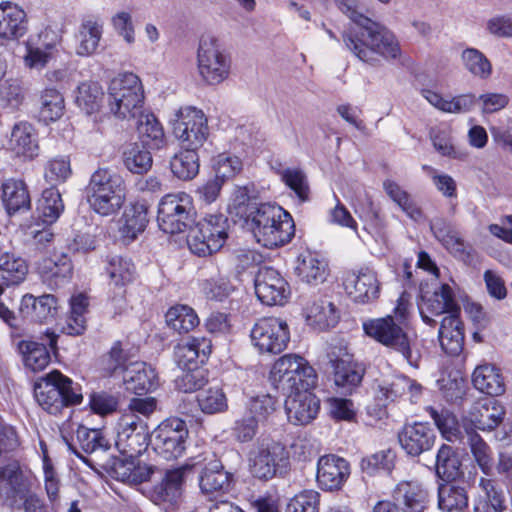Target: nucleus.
Masks as SVG:
<instances>
[{"mask_svg": "<svg viewBox=\"0 0 512 512\" xmlns=\"http://www.w3.org/2000/svg\"><path fill=\"white\" fill-rule=\"evenodd\" d=\"M255 294L263 304L283 305L290 296V288L277 270L262 267L255 277Z\"/></svg>", "mask_w": 512, "mask_h": 512, "instance_id": "nucleus-16", "label": "nucleus"}, {"mask_svg": "<svg viewBox=\"0 0 512 512\" xmlns=\"http://www.w3.org/2000/svg\"><path fill=\"white\" fill-rule=\"evenodd\" d=\"M227 219L223 215H209L190 227L187 244L190 251L206 257L219 251L225 244L228 233Z\"/></svg>", "mask_w": 512, "mask_h": 512, "instance_id": "nucleus-8", "label": "nucleus"}, {"mask_svg": "<svg viewBox=\"0 0 512 512\" xmlns=\"http://www.w3.org/2000/svg\"><path fill=\"white\" fill-rule=\"evenodd\" d=\"M431 231L436 239L454 257L468 261L471 258V246L459 234L442 220H435L430 224Z\"/></svg>", "mask_w": 512, "mask_h": 512, "instance_id": "nucleus-34", "label": "nucleus"}, {"mask_svg": "<svg viewBox=\"0 0 512 512\" xmlns=\"http://www.w3.org/2000/svg\"><path fill=\"white\" fill-rule=\"evenodd\" d=\"M231 63L230 56L217 39L211 36L200 39L197 50V69L205 84L215 86L228 79Z\"/></svg>", "mask_w": 512, "mask_h": 512, "instance_id": "nucleus-7", "label": "nucleus"}, {"mask_svg": "<svg viewBox=\"0 0 512 512\" xmlns=\"http://www.w3.org/2000/svg\"><path fill=\"white\" fill-rule=\"evenodd\" d=\"M65 110L63 95L56 89L47 88L40 96V118L44 122H54L60 119Z\"/></svg>", "mask_w": 512, "mask_h": 512, "instance_id": "nucleus-51", "label": "nucleus"}, {"mask_svg": "<svg viewBox=\"0 0 512 512\" xmlns=\"http://www.w3.org/2000/svg\"><path fill=\"white\" fill-rule=\"evenodd\" d=\"M207 455L203 453L197 457H191L184 465L168 470L162 481L155 486V493L162 501L174 502L182 494L187 472L206 461Z\"/></svg>", "mask_w": 512, "mask_h": 512, "instance_id": "nucleus-21", "label": "nucleus"}, {"mask_svg": "<svg viewBox=\"0 0 512 512\" xmlns=\"http://www.w3.org/2000/svg\"><path fill=\"white\" fill-rule=\"evenodd\" d=\"M57 307V299L52 294L40 297L25 294L21 300L20 313L25 319L42 322L53 318L57 313Z\"/></svg>", "mask_w": 512, "mask_h": 512, "instance_id": "nucleus-32", "label": "nucleus"}, {"mask_svg": "<svg viewBox=\"0 0 512 512\" xmlns=\"http://www.w3.org/2000/svg\"><path fill=\"white\" fill-rule=\"evenodd\" d=\"M474 497V512H504L507 509L503 489L491 478L480 477Z\"/></svg>", "mask_w": 512, "mask_h": 512, "instance_id": "nucleus-27", "label": "nucleus"}, {"mask_svg": "<svg viewBox=\"0 0 512 512\" xmlns=\"http://www.w3.org/2000/svg\"><path fill=\"white\" fill-rule=\"evenodd\" d=\"M350 475V465L344 458L334 454L321 456L317 463L316 480L323 490H338Z\"/></svg>", "mask_w": 512, "mask_h": 512, "instance_id": "nucleus-20", "label": "nucleus"}, {"mask_svg": "<svg viewBox=\"0 0 512 512\" xmlns=\"http://www.w3.org/2000/svg\"><path fill=\"white\" fill-rule=\"evenodd\" d=\"M251 341L261 353H281L290 341L288 324L276 317L261 318L251 330Z\"/></svg>", "mask_w": 512, "mask_h": 512, "instance_id": "nucleus-13", "label": "nucleus"}, {"mask_svg": "<svg viewBox=\"0 0 512 512\" xmlns=\"http://www.w3.org/2000/svg\"><path fill=\"white\" fill-rule=\"evenodd\" d=\"M87 202L100 215L115 213L124 203L122 194H88Z\"/></svg>", "mask_w": 512, "mask_h": 512, "instance_id": "nucleus-62", "label": "nucleus"}, {"mask_svg": "<svg viewBox=\"0 0 512 512\" xmlns=\"http://www.w3.org/2000/svg\"><path fill=\"white\" fill-rule=\"evenodd\" d=\"M199 485L204 493L224 490L229 485V476L223 470L221 462L211 455V458L199 478Z\"/></svg>", "mask_w": 512, "mask_h": 512, "instance_id": "nucleus-43", "label": "nucleus"}, {"mask_svg": "<svg viewBox=\"0 0 512 512\" xmlns=\"http://www.w3.org/2000/svg\"><path fill=\"white\" fill-rule=\"evenodd\" d=\"M28 30L25 11L11 2L0 4V38L17 40Z\"/></svg>", "mask_w": 512, "mask_h": 512, "instance_id": "nucleus-29", "label": "nucleus"}, {"mask_svg": "<svg viewBox=\"0 0 512 512\" xmlns=\"http://www.w3.org/2000/svg\"><path fill=\"white\" fill-rule=\"evenodd\" d=\"M28 271L27 262L18 254L8 251L0 254V296L5 288L24 282Z\"/></svg>", "mask_w": 512, "mask_h": 512, "instance_id": "nucleus-33", "label": "nucleus"}, {"mask_svg": "<svg viewBox=\"0 0 512 512\" xmlns=\"http://www.w3.org/2000/svg\"><path fill=\"white\" fill-rule=\"evenodd\" d=\"M200 290L207 299L223 301L234 291V286L228 278L219 275L203 280Z\"/></svg>", "mask_w": 512, "mask_h": 512, "instance_id": "nucleus-60", "label": "nucleus"}, {"mask_svg": "<svg viewBox=\"0 0 512 512\" xmlns=\"http://www.w3.org/2000/svg\"><path fill=\"white\" fill-rule=\"evenodd\" d=\"M7 149L16 157L32 160L38 156L37 133L32 124L21 121L16 123L7 143Z\"/></svg>", "mask_w": 512, "mask_h": 512, "instance_id": "nucleus-25", "label": "nucleus"}, {"mask_svg": "<svg viewBox=\"0 0 512 512\" xmlns=\"http://www.w3.org/2000/svg\"><path fill=\"white\" fill-rule=\"evenodd\" d=\"M115 445L128 458L140 455L148 445L146 424L137 415H122L117 426Z\"/></svg>", "mask_w": 512, "mask_h": 512, "instance_id": "nucleus-15", "label": "nucleus"}, {"mask_svg": "<svg viewBox=\"0 0 512 512\" xmlns=\"http://www.w3.org/2000/svg\"><path fill=\"white\" fill-rule=\"evenodd\" d=\"M122 378L125 389L137 395L151 392L158 386L154 368L145 362L136 361L126 365Z\"/></svg>", "mask_w": 512, "mask_h": 512, "instance_id": "nucleus-23", "label": "nucleus"}, {"mask_svg": "<svg viewBox=\"0 0 512 512\" xmlns=\"http://www.w3.org/2000/svg\"><path fill=\"white\" fill-rule=\"evenodd\" d=\"M135 457L126 460H120L114 464V472L117 479L127 482L147 481L152 470L145 464L136 463Z\"/></svg>", "mask_w": 512, "mask_h": 512, "instance_id": "nucleus-55", "label": "nucleus"}, {"mask_svg": "<svg viewBox=\"0 0 512 512\" xmlns=\"http://www.w3.org/2000/svg\"><path fill=\"white\" fill-rule=\"evenodd\" d=\"M393 497L403 512H424L430 502L427 487L418 481L399 482L394 489Z\"/></svg>", "mask_w": 512, "mask_h": 512, "instance_id": "nucleus-26", "label": "nucleus"}, {"mask_svg": "<svg viewBox=\"0 0 512 512\" xmlns=\"http://www.w3.org/2000/svg\"><path fill=\"white\" fill-rule=\"evenodd\" d=\"M107 107L118 119H132L142 113L144 91L139 77L123 73L113 78L107 93Z\"/></svg>", "mask_w": 512, "mask_h": 512, "instance_id": "nucleus-5", "label": "nucleus"}, {"mask_svg": "<svg viewBox=\"0 0 512 512\" xmlns=\"http://www.w3.org/2000/svg\"><path fill=\"white\" fill-rule=\"evenodd\" d=\"M439 340L442 349L451 356L459 355L464 346L463 324L459 315L445 316L439 329Z\"/></svg>", "mask_w": 512, "mask_h": 512, "instance_id": "nucleus-36", "label": "nucleus"}, {"mask_svg": "<svg viewBox=\"0 0 512 512\" xmlns=\"http://www.w3.org/2000/svg\"><path fill=\"white\" fill-rule=\"evenodd\" d=\"M173 122V133L182 147L197 150L209 135L207 118L202 110L192 106L180 108Z\"/></svg>", "mask_w": 512, "mask_h": 512, "instance_id": "nucleus-11", "label": "nucleus"}, {"mask_svg": "<svg viewBox=\"0 0 512 512\" xmlns=\"http://www.w3.org/2000/svg\"><path fill=\"white\" fill-rule=\"evenodd\" d=\"M37 270L43 282L54 289L62 286L70 279L72 263L65 254L55 255L42 259L37 265Z\"/></svg>", "mask_w": 512, "mask_h": 512, "instance_id": "nucleus-30", "label": "nucleus"}, {"mask_svg": "<svg viewBox=\"0 0 512 512\" xmlns=\"http://www.w3.org/2000/svg\"><path fill=\"white\" fill-rule=\"evenodd\" d=\"M148 149L138 142L128 143L123 151L126 168L136 174L147 172L152 166V157Z\"/></svg>", "mask_w": 512, "mask_h": 512, "instance_id": "nucleus-48", "label": "nucleus"}, {"mask_svg": "<svg viewBox=\"0 0 512 512\" xmlns=\"http://www.w3.org/2000/svg\"><path fill=\"white\" fill-rule=\"evenodd\" d=\"M469 505L465 487L446 480L438 486V508L442 512H464Z\"/></svg>", "mask_w": 512, "mask_h": 512, "instance_id": "nucleus-37", "label": "nucleus"}, {"mask_svg": "<svg viewBox=\"0 0 512 512\" xmlns=\"http://www.w3.org/2000/svg\"><path fill=\"white\" fill-rule=\"evenodd\" d=\"M313 389L286 393L285 410L288 420L294 425H306L313 421L320 410V400Z\"/></svg>", "mask_w": 512, "mask_h": 512, "instance_id": "nucleus-18", "label": "nucleus"}, {"mask_svg": "<svg viewBox=\"0 0 512 512\" xmlns=\"http://www.w3.org/2000/svg\"><path fill=\"white\" fill-rule=\"evenodd\" d=\"M406 329L407 327L396 322L392 315L363 322V330L368 337L401 354L410 366L418 368L420 353L415 349L414 341L410 338Z\"/></svg>", "mask_w": 512, "mask_h": 512, "instance_id": "nucleus-4", "label": "nucleus"}, {"mask_svg": "<svg viewBox=\"0 0 512 512\" xmlns=\"http://www.w3.org/2000/svg\"><path fill=\"white\" fill-rule=\"evenodd\" d=\"M18 347L23 355L24 365L31 371H41L49 364L50 354L44 343L21 341Z\"/></svg>", "mask_w": 512, "mask_h": 512, "instance_id": "nucleus-49", "label": "nucleus"}, {"mask_svg": "<svg viewBox=\"0 0 512 512\" xmlns=\"http://www.w3.org/2000/svg\"><path fill=\"white\" fill-rule=\"evenodd\" d=\"M277 400L269 394L258 395L249 402L246 412L263 423L276 410Z\"/></svg>", "mask_w": 512, "mask_h": 512, "instance_id": "nucleus-64", "label": "nucleus"}, {"mask_svg": "<svg viewBox=\"0 0 512 512\" xmlns=\"http://www.w3.org/2000/svg\"><path fill=\"white\" fill-rule=\"evenodd\" d=\"M320 494L315 490H304L296 494L287 504L286 512H319Z\"/></svg>", "mask_w": 512, "mask_h": 512, "instance_id": "nucleus-63", "label": "nucleus"}, {"mask_svg": "<svg viewBox=\"0 0 512 512\" xmlns=\"http://www.w3.org/2000/svg\"><path fill=\"white\" fill-rule=\"evenodd\" d=\"M211 341L205 337H193L180 342L174 349L176 363L182 369L197 368L211 353Z\"/></svg>", "mask_w": 512, "mask_h": 512, "instance_id": "nucleus-28", "label": "nucleus"}, {"mask_svg": "<svg viewBox=\"0 0 512 512\" xmlns=\"http://www.w3.org/2000/svg\"><path fill=\"white\" fill-rule=\"evenodd\" d=\"M289 466V455L284 445L269 441L258 443L249 453L248 469L259 480H270L284 474Z\"/></svg>", "mask_w": 512, "mask_h": 512, "instance_id": "nucleus-9", "label": "nucleus"}, {"mask_svg": "<svg viewBox=\"0 0 512 512\" xmlns=\"http://www.w3.org/2000/svg\"><path fill=\"white\" fill-rule=\"evenodd\" d=\"M336 4L355 24L343 34L345 46L355 57L367 64L378 65L400 55V46L393 33L359 13L354 0H336Z\"/></svg>", "mask_w": 512, "mask_h": 512, "instance_id": "nucleus-2", "label": "nucleus"}, {"mask_svg": "<svg viewBox=\"0 0 512 512\" xmlns=\"http://www.w3.org/2000/svg\"><path fill=\"white\" fill-rule=\"evenodd\" d=\"M505 416L504 406L496 399H488L483 403H477L463 418L464 432L492 431L498 427Z\"/></svg>", "mask_w": 512, "mask_h": 512, "instance_id": "nucleus-17", "label": "nucleus"}, {"mask_svg": "<svg viewBox=\"0 0 512 512\" xmlns=\"http://www.w3.org/2000/svg\"><path fill=\"white\" fill-rule=\"evenodd\" d=\"M122 221L123 224L119 229L122 237L129 241L134 240L144 231L148 223L146 203L130 202L124 209Z\"/></svg>", "mask_w": 512, "mask_h": 512, "instance_id": "nucleus-41", "label": "nucleus"}, {"mask_svg": "<svg viewBox=\"0 0 512 512\" xmlns=\"http://www.w3.org/2000/svg\"><path fill=\"white\" fill-rule=\"evenodd\" d=\"M1 478L7 484L6 499L11 505H15L18 501L26 499L30 493V488L34 481L32 471L21 466L17 462L9 463L1 471Z\"/></svg>", "mask_w": 512, "mask_h": 512, "instance_id": "nucleus-22", "label": "nucleus"}, {"mask_svg": "<svg viewBox=\"0 0 512 512\" xmlns=\"http://www.w3.org/2000/svg\"><path fill=\"white\" fill-rule=\"evenodd\" d=\"M194 214L189 194H165L158 205V226L166 234L183 233L191 227Z\"/></svg>", "mask_w": 512, "mask_h": 512, "instance_id": "nucleus-10", "label": "nucleus"}, {"mask_svg": "<svg viewBox=\"0 0 512 512\" xmlns=\"http://www.w3.org/2000/svg\"><path fill=\"white\" fill-rule=\"evenodd\" d=\"M334 383L345 391L351 392L362 381L364 368L361 364L347 359L333 361Z\"/></svg>", "mask_w": 512, "mask_h": 512, "instance_id": "nucleus-42", "label": "nucleus"}, {"mask_svg": "<svg viewBox=\"0 0 512 512\" xmlns=\"http://www.w3.org/2000/svg\"><path fill=\"white\" fill-rule=\"evenodd\" d=\"M167 325L178 333H188L199 325V317L195 310L183 304L172 306L165 315Z\"/></svg>", "mask_w": 512, "mask_h": 512, "instance_id": "nucleus-45", "label": "nucleus"}, {"mask_svg": "<svg viewBox=\"0 0 512 512\" xmlns=\"http://www.w3.org/2000/svg\"><path fill=\"white\" fill-rule=\"evenodd\" d=\"M461 60L465 69L479 79L486 80L492 74L490 60L478 49L466 48L461 54Z\"/></svg>", "mask_w": 512, "mask_h": 512, "instance_id": "nucleus-53", "label": "nucleus"}, {"mask_svg": "<svg viewBox=\"0 0 512 512\" xmlns=\"http://www.w3.org/2000/svg\"><path fill=\"white\" fill-rule=\"evenodd\" d=\"M227 212L234 222H243L256 241L266 248L283 246L295 234L289 212L276 204L261 203L250 194H234L227 205Z\"/></svg>", "mask_w": 512, "mask_h": 512, "instance_id": "nucleus-1", "label": "nucleus"}, {"mask_svg": "<svg viewBox=\"0 0 512 512\" xmlns=\"http://www.w3.org/2000/svg\"><path fill=\"white\" fill-rule=\"evenodd\" d=\"M473 386L490 396H499L505 392V383L500 370L492 364L477 366L472 373Z\"/></svg>", "mask_w": 512, "mask_h": 512, "instance_id": "nucleus-39", "label": "nucleus"}, {"mask_svg": "<svg viewBox=\"0 0 512 512\" xmlns=\"http://www.w3.org/2000/svg\"><path fill=\"white\" fill-rule=\"evenodd\" d=\"M34 396L37 403L51 414L58 413L63 407L80 404L83 399L81 386L57 370L35 385Z\"/></svg>", "mask_w": 512, "mask_h": 512, "instance_id": "nucleus-6", "label": "nucleus"}, {"mask_svg": "<svg viewBox=\"0 0 512 512\" xmlns=\"http://www.w3.org/2000/svg\"><path fill=\"white\" fill-rule=\"evenodd\" d=\"M103 96L102 87L97 82H82L77 87L76 104L90 115L100 109Z\"/></svg>", "mask_w": 512, "mask_h": 512, "instance_id": "nucleus-52", "label": "nucleus"}, {"mask_svg": "<svg viewBox=\"0 0 512 512\" xmlns=\"http://www.w3.org/2000/svg\"><path fill=\"white\" fill-rule=\"evenodd\" d=\"M139 116L137 131L140 144L149 149H161L165 145V135L159 121L152 114Z\"/></svg>", "mask_w": 512, "mask_h": 512, "instance_id": "nucleus-44", "label": "nucleus"}, {"mask_svg": "<svg viewBox=\"0 0 512 512\" xmlns=\"http://www.w3.org/2000/svg\"><path fill=\"white\" fill-rule=\"evenodd\" d=\"M422 320L428 325H434L436 322L431 316L459 315L460 307L457 304L452 288L448 284H442L438 290L432 294L422 296V302L419 305Z\"/></svg>", "mask_w": 512, "mask_h": 512, "instance_id": "nucleus-19", "label": "nucleus"}, {"mask_svg": "<svg viewBox=\"0 0 512 512\" xmlns=\"http://www.w3.org/2000/svg\"><path fill=\"white\" fill-rule=\"evenodd\" d=\"M295 272L302 282L317 286L326 280L328 267L325 260L315 254L306 253L298 257Z\"/></svg>", "mask_w": 512, "mask_h": 512, "instance_id": "nucleus-38", "label": "nucleus"}, {"mask_svg": "<svg viewBox=\"0 0 512 512\" xmlns=\"http://www.w3.org/2000/svg\"><path fill=\"white\" fill-rule=\"evenodd\" d=\"M126 189L121 175L105 168L96 170L90 179L91 192H117Z\"/></svg>", "mask_w": 512, "mask_h": 512, "instance_id": "nucleus-56", "label": "nucleus"}, {"mask_svg": "<svg viewBox=\"0 0 512 512\" xmlns=\"http://www.w3.org/2000/svg\"><path fill=\"white\" fill-rule=\"evenodd\" d=\"M198 405L205 414H216L227 410L228 400L220 387H209L197 395Z\"/></svg>", "mask_w": 512, "mask_h": 512, "instance_id": "nucleus-57", "label": "nucleus"}, {"mask_svg": "<svg viewBox=\"0 0 512 512\" xmlns=\"http://www.w3.org/2000/svg\"><path fill=\"white\" fill-rule=\"evenodd\" d=\"M134 265L130 259L122 256H112L109 258L106 271L116 286H124L133 280Z\"/></svg>", "mask_w": 512, "mask_h": 512, "instance_id": "nucleus-58", "label": "nucleus"}, {"mask_svg": "<svg viewBox=\"0 0 512 512\" xmlns=\"http://www.w3.org/2000/svg\"><path fill=\"white\" fill-rule=\"evenodd\" d=\"M269 381L282 394L314 389L317 386L316 370L301 355L288 353L272 364Z\"/></svg>", "mask_w": 512, "mask_h": 512, "instance_id": "nucleus-3", "label": "nucleus"}, {"mask_svg": "<svg viewBox=\"0 0 512 512\" xmlns=\"http://www.w3.org/2000/svg\"><path fill=\"white\" fill-rule=\"evenodd\" d=\"M461 463L449 445H442L436 455V473L445 480H455L460 475Z\"/></svg>", "mask_w": 512, "mask_h": 512, "instance_id": "nucleus-54", "label": "nucleus"}, {"mask_svg": "<svg viewBox=\"0 0 512 512\" xmlns=\"http://www.w3.org/2000/svg\"><path fill=\"white\" fill-rule=\"evenodd\" d=\"M467 436V445L473 460L485 475H490L493 470V451L484 439L476 432H464Z\"/></svg>", "mask_w": 512, "mask_h": 512, "instance_id": "nucleus-46", "label": "nucleus"}, {"mask_svg": "<svg viewBox=\"0 0 512 512\" xmlns=\"http://www.w3.org/2000/svg\"><path fill=\"white\" fill-rule=\"evenodd\" d=\"M64 211L61 194H41L37 201V212L43 223L51 225Z\"/></svg>", "mask_w": 512, "mask_h": 512, "instance_id": "nucleus-59", "label": "nucleus"}, {"mask_svg": "<svg viewBox=\"0 0 512 512\" xmlns=\"http://www.w3.org/2000/svg\"><path fill=\"white\" fill-rule=\"evenodd\" d=\"M172 173L181 180H191L199 172V157L196 150L185 148L170 161Z\"/></svg>", "mask_w": 512, "mask_h": 512, "instance_id": "nucleus-50", "label": "nucleus"}, {"mask_svg": "<svg viewBox=\"0 0 512 512\" xmlns=\"http://www.w3.org/2000/svg\"><path fill=\"white\" fill-rule=\"evenodd\" d=\"M394 459L395 454L392 450H382L364 457L360 466L362 471L368 475H374L381 470L389 472L394 466Z\"/></svg>", "mask_w": 512, "mask_h": 512, "instance_id": "nucleus-61", "label": "nucleus"}, {"mask_svg": "<svg viewBox=\"0 0 512 512\" xmlns=\"http://www.w3.org/2000/svg\"><path fill=\"white\" fill-rule=\"evenodd\" d=\"M189 431L186 422L177 417L167 418L154 430V449L166 460L181 457L186 450Z\"/></svg>", "mask_w": 512, "mask_h": 512, "instance_id": "nucleus-12", "label": "nucleus"}, {"mask_svg": "<svg viewBox=\"0 0 512 512\" xmlns=\"http://www.w3.org/2000/svg\"><path fill=\"white\" fill-rule=\"evenodd\" d=\"M103 34V23L95 16H89L82 20L76 33V55L88 57L97 51Z\"/></svg>", "mask_w": 512, "mask_h": 512, "instance_id": "nucleus-31", "label": "nucleus"}, {"mask_svg": "<svg viewBox=\"0 0 512 512\" xmlns=\"http://www.w3.org/2000/svg\"><path fill=\"white\" fill-rule=\"evenodd\" d=\"M307 324L318 330L334 327L339 321L336 306L325 298L309 302L304 308Z\"/></svg>", "mask_w": 512, "mask_h": 512, "instance_id": "nucleus-35", "label": "nucleus"}, {"mask_svg": "<svg viewBox=\"0 0 512 512\" xmlns=\"http://www.w3.org/2000/svg\"><path fill=\"white\" fill-rule=\"evenodd\" d=\"M430 416L434 420L436 427L442 437L447 441L455 442L463 437V421L460 423L457 417L449 410L440 411L430 408Z\"/></svg>", "mask_w": 512, "mask_h": 512, "instance_id": "nucleus-47", "label": "nucleus"}, {"mask_svg": "<svg viewBox=\"0 0 512 512\" xmlns=\"http://www.w3.org/2000/svg\"><path fill=\"white\" fill-rule=\"evenodd\" d=\"M242 169V162L237 156L225 153L213 158L215 176L206 183V192H219L223 184L235 177Z\"/></svg>", "mask_w": 512, "mask_h": 512, "instance_id": "nucleus-40", "label": "nucleus"}, {"mask_svg": "<svg viewBox=\"0 0 512 512\" xmlns=\"http://www.w3.org/2000/svg\"><path fill=\"white\" fill-rule=\"evenodd\" d=\"M343 287L354 302L368 304L379 298L381 281L372 267L362 266L345 274Z\"/></svg>", "mask_w": 512, "mask_h": 512, "instance_id": "nucleus-14", "label": "nucleus"}, {"mask_svg": "<svg viewBox=\"0 0 512 512\" xmlns=\"http://www.w3.org/2000/svg\"><path fill=\"white\" fill-rule=\"evenodd\" d=\"M398 439L407 454L418 456L433 446L435 434L427 423L415 422L405 425L399 432Z\"/></svg>", "mask_w": 512, "mask_h": 512, "instance_id": "nucleus-24", "label": "nucleus"}]
</instances>
